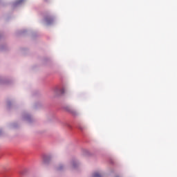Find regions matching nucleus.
Instances as JSON below:
<instances>
[{
  "label": "nucleus",
  "mask_w": 177,
  "mask_h": 177,
  "mask_svg": "<svg viewBox=\"0 0 177 177\" xmlns=\"http://www.w3.org/2000/svg\"><path fill=\"white\" fill-rule=\"evenodd\" d=\"M67 110L68 111H69V113H71L73 115H75V114H77V111H75V109H74L73 108L68 107Z\"/></svg>",
  "instance_id": "obj_1"
},
{
  "label": "nucleus",
  "mask_w": 177,
  "mask_h": 177,
  "mask_svg": "<svg viewBox=\"0 0 177 177\" xmlns=\"http://www.w3.org/2000/svg\"><path fill=\"white\" fill-rule=\"evenodd\" d=\"M93 177H102V175H100L99 173H94L93 174Z\"/></svg>",
  "instance_id": "obj_2"
},
{
  "label": "nucleus",
  "mask_w": 177,
  "mask_h": 177,
  "mask_svg": "<svg viewBox=\"0 0 177 177\" xmlns=\"http://www.w3.org/2000/svg\"><path fill=\"white\" fill-rule=\"evenodd\" d=\"M46 21L47 22V23H52V21H53V19H48V18H46Z\"/></svg>",
  "instance_id": "obj_3"
},
{
  "label": "nucleus",
  "mask_w": 177,
  "mask_h": 177,
  "mask_svg": "<svg viewBox=\"0 0 177 177\" xmlns=\"http://www.w3.org/2000/svg\"><path fill=\"white\" fill-rule=\"evenodd\" d=\"M79 129L81 130V131H84V127H80Z\"/></svg>",
  "instance_id": "obj_4"
},
{
  "label": "nucleus",
  "mask_w": 177,
  "mask_h": 177,
  "mask_svg": "<svg viewBox=\"0 0 177 177\" xmlns=\"http://www.w3.org/2000/svg\"><path fill=\"white\" fill-rule=\"evenodd\" d=\"M73 167L75 168V163H73Z\"/></svg>",
  "instance_id": "obj_5"
},
{
  "label": "nucleus",
  "mask_w": 177,
  "mask_h": 177,
  "mask_svg": "<svg viewBox=\"0 0 177 177\" xmlns=\"http://www.w3.org/2000/svg\"><path fill=\"white\" fill-rule=\"evenodd\" d=\"M58 169H62V167L58 168Z\"/></svg>",
  "instance_id": "obj_6"
}]
</instances>
